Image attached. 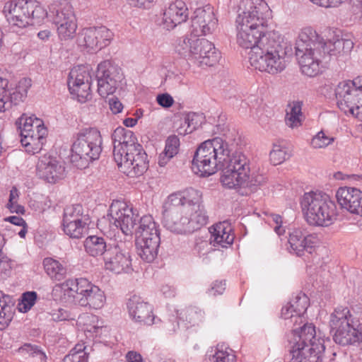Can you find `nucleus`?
<instances>
[{
  "mask_svg": "<svg viewBox=\"0 0 362 362\" xmlns=\"http://www.w3.org/2000/svg\"><path fill=\"white\" fill-rule=\"evenodd\" d=\"M270 160L274 165L284 163L290 157V153L286 147L274 144L269 153Z\"/></svg>",
  "mask_w": 362,
  "mask_h": 362,
  "instance_id": "nucleus-45",
  "label": "nucleus"
},
{
  "mask_svg": "<svg viewBox=\"0 0 362 362\" xmlns=\"http://www.w3.org/2000/svg\"><path fill=\"white\" fill-rule=\"evenodd\" d=\"M14 313L13 304L10 297L0 291V330L8 327Z\"/></svg>",
  "mask_w": 362,
  "mask_h": 362,
  "instance_id": "nucleus-37",
  "label": "nucleus"
},
{
  "mask_svg": "<svg viewBox=\"0 0 362 362\" xmlns=\"http://www.w3.org/2000/svg\"><path fill=\"white\" fill-rule=\"evenodd\" d=\"M188 17V8L185 3L180 0H176L169 4L163 9L160 25L164 29L171 30L186 22Z\"/></svg>",
  "mask_w": 362,
  "mask_h": 362,
  "instance_id": "nucleus-27",
  "label": "nucleus"
},
{
  "mask_svg": "<svg viewBox=\"0 0 362 362\" xmlns=\"http://www.w3.org/2000/svg\"><path fill=\"white\" fill-rule=\"evenodd\" d=\"M18 191L16 187H13L10 191L8 202L18 201Z\"/></svg>",
  "mask_w": 362,
  "mask_h": 362,
  "instance_id": "nucleus-64",
  "label": "nucleus"
},
{
  "mask_svg": "<svg viewBox=\"0 0 362 362\" xmlns=\"http://www.w3.org/2000/svg\"><path fill=\"white\" fill-rule=\"evenodd\" d=\"M18 353L25 359L35 358L39 362H46L45 353L37 345L24 344L18 349Z\"/></svg>",
  "mask_w": 362,
  "mask_h": 362,
  "instance_id": "nucleus-42",
  "label": "nucleus"
},
{
  "mask_svg": "<svg viewBox=\"0 0 362 362\" xmlns=\"http://www.w3.org/2000/svg\"><path fill=\"white\" fill-rule=\"evenodd\" d=\"M89 221H81L76 222H69L67 224L62 225L64 233L71 238L79 239L87 233L89 228Z\"/></svg>",
  "mask_w": 362,
  "mask_h": 362,
  "instance_id": "nucleus-41",
  "label": "nucleus"
},
{
  "mask_svg": "<svg viewBox=\"0 0 362 362\" xmlns=\"http://www.w3.org/2000/svg\"><path fill=\"white\" fill-rule=\"evenodd\" d=\"M13 266L12 261L7 257H0V274L8 275Z\"/></svg>",
  "mask_w": 362,
  "mask_h": 362,
  "instance_id": "nucleus-55",
  "label": "nucleus"
},
{
  "mask_svg": "<svg viewBox=\"0 0 362 362\" xmlns=\"http://www.w3.org/2000/svg\"><path fill=\"white\" fill-rule=\"evenodd\" d=\"M202 193L189 187L169 194L162 206V223L172 233H192L207 223Z\"/></svg>",
  "mask_w": 362,
  "mask_h": 362,
  "instance_id": "nucleus-2",
  "label": "nucleus"
},
{
  "mask_svg": "<svg viewBox=\"0 0 362 362\" xmlns=\"http://www.w3.org/2000/svg\"><path fill=\"white\" fill-rule=\"evenodd\" d=\"M96 78L98 93L106 98L113 94L123 79L121 68L110 60H105L98 65Z\"/></svg>",
  "mask_w": 362,
  "mask_h": 362,
  "instance_id": "nucleus-18",
  "label": "nucleus"
},
{
  "mask_svg": "<svg viewBox=\"0 0 362 362\" xmlns=\"http://www.w3.org/2000/svg\"><path fill=\"white\" fill-rule=\"evenodd\" d=\"M127 308L129 317L135 322L152 325L160 322V320L153 315L152 306L139 296L131 297L127 303Z\"/></svg>",
  "mask_w": 362,
  "mask_h": 362,
  "instance_id": "nucleus-22",
  "label": "nucleus"
},
{
  "mask_svg": "<svg viewBox=\"0 0 362 362\" xmlns=\"http://www.w3.org/2000/svg\"><path fill=\"white\" fill-rule=\"evenodd\" d=\"M221 169V182L228 189L242 187L253 191L264 182L262 175L250 171L249 159L240 152L230 155Z\"/></svg>",
  "mask_w": 362,
  "mask_h": 362,
  "instance_id": "nucleus-7",
  "label": "nucleus"
},
{
  "mask_svg": "<svg viewBox=\"0 0 362 362\" xmlns=\"http://www.w3.org/2000/svg\"><path fill=\"white\" fill-rule=\"evenodd\" d=\"M335 95L341 111L362 119V76L340 82L335 89Z\"/></svg>",
  "mask_w": 362,
  "mask_h": 362,
  "instance_id": "nucleus-13",
  "label": "nucleus"
},
{
  "mask_svg": "<svg viewBox=\"0 0 362 362\" xmlns=\"http://www.w3.org/2000/svg\"><path fill=\"white\" fill-rule=\"evenodd\" d=\"M160 243L159 230L153 218L150 215L140 218L136 230V245L139 255L147 262H152L158 255Z\"/></svg>",
  "mask_w": 362,
  "mask_h": 362,
  "instance_id": "nucleus-12",
  "label": "nucleus"
},
{
  "mask_svg": "<svg viewBox=\"0 0 362 362\" xmlns=\"http://www.w3.org/2000/svg\"><path fill=\"white\" fill-rule=\"evenodd\" d=\"M285 122L290 128H297L302 124V103L293 101L290 103L286 108Z\"/></svg>",
  "mask_w": 362,
  "mask_h": 362,
  "instance_id": "nucleus-38",
  "label": "nucleus"
},
{
  "mask_svg": "<svg viewBox=\"0 0 362 362\" xmlns=\"http://www.w3.org/2000/svg\"><path fill=\"white\" fill-rule=\"evenodd\" d=\"M4 220L16 226H24V225H26L23 218L18 216H11L5 218Z\"/></svg>",
  "mask_w": 362,
  "mask_h": 362,
  "instance_id": "nucleus-60",
  "label": "nucleus"
},
{
  "mask_svg": "<svg viewBox=\"0 0 362 362\" xmlns=\"http://www.w3.org/2000/svg\"><path fill=\"white\" fill-rule=\"evenodd\" d=\"M281 315L282 318L288 321L286 325H290L291 323H293L294 325L301 324L303 322L300 317H297V316H296V313L293 312V308L288 303L283 306Z\"/></svg>",
  "mask_w": 362,
  "mask_h": 362,
  "instance_id": "nucleus-49",
  "label": "nucleus"
},
{
  "mask_svg": "<svg viewBox=\"0 0 362 362\" xmlns=\"http://www.w3.org/2000/svg\"><path fill=\"white\" fill-rule=\"evenodd\" d=\"M42 265L46 274L54 281H61L67 274L66 267L59 260L52 257H45Z\"/></svg>",
  "mask_w": 362,
  "mask_h": 362,
  "instance_id": "nucleus-34",
  "label": "nucleus"
},
{
  "mask_svg": "<svg viewBox=\"0 0 362 362\" xmlns=\"http://www.w3.org/2000/svg\"><path fill=\"white\" fill-rule=\"evenodd\" d=\"M335 138L324 130L318 132L311 139L310 146L313 148H325L332 144Z\"/></svg>",
  "mask_w": 362,
  "mask_h": 362,
  "instance_id": "nucleus-44",
  "label": "nucleus"
},
{
  "mask_svg": "<svg viewBox=\"0 0 362 362\" xmlns=\"http://www.w3.org/2000/svg\"><path fill=\"white\" fill-rule=\"evenodd\" d=\"M296 43V55L301 72L309 77H314L322 71V59L325 51L322 50V42L317 41L316 32L310 27L304 28Z\"/></svg>",
  "mask_w": 362,
  "mask_h": 362,
  "instance_id": "nucleus-8",
  "label": "nucleus"
},
{
  "mask_svg": "<svg viewBox=\"0 0 362 362\" xmlns=\"http://www.w3.org/2000/svg\"><path fill=\"white\" fill-rule=\"evenodd\" d=\"M104 262L105 269L115 274L129 273L132 270L129 252L118 245L108 249Z\"/></svg>",
  "mask_w": 362,
  "mask_h": 362,
  "instance_id": "nucleus-25",
  "label": "nucleus"
},
{
  "mask_svg": "<svg viewBox=\"0 0 362 362\" xmlns=\"http://www.w3.org/2000/svg\"><path fill=\"white\" fill-rule=\"evenodd\" d=\"M91 75L88 66L78 65L71 69L68 78V86L71 95L80 103L91 98Z\"/></svg>",
  "mask_w": 362,
  "mask_h": 362,
  "instance_id": "nucleus-19",
  "label": "nucleus"
},
{
  "mask_svg": "<svg viewBox=\"0 0 362 362\" xmlns=\"http://www.w3.org/2000/svg\"><path fill=\"white\" fill-rule=\"evenodd\" d=\"M226 289L225 281H216L213 282L210 288L208 289V294L211 296L221 295Z\"/></svg>",
  "mask_w": 362,
  "mask_h": 362,
  "instance_id": "nucleus-52",
  "label": "nucleus"
},
{
  "mask_svg": "<svg viewBox=\"0 0 362 362\" xmlns=\"http://www.w3.org/2000/svg\"><path fill=\"white\" fill-rule=\"evenodd\" d=\"M113 156L119 170L129 177L142 175L148 169L147 155L134 133L119 127L112 134Z\"/></svg>",
  "mask_w": 362,
  "mask_h": 362,
  "instance_id": "nucleus-3",
  "label": "nucleus"
},
{
  "mask_svg": "<svg viewBox=\"0 0 362 362\" xmlns=\"http://www.w3.org/2000/svg\"><path fill=\"white\" fill-rule=\"evenodd\" d=\"M7 207L11 213L16 214H24L25 209L23 206L18 204V201H14L11 202H8Z\"/></svg>",
  "mask_w": 362,
  "mask_h": 362,
  "instance_id": "nucleus-58",
  "label": "nucleus"
},
{
  "mask_svg": "<svg viewBox=\"0 0 362 362\" xmlns=\"http://www.w3.org/2000/svg\"><path fill=\"white\" fill-rule=\"evenodd\" d=\"M107 216L110 226L119 229L125 235H132L139 220V214L132 205L122 200H114Z\"/></svg>",
  "mask_w": 362,
  "mask_h": 362,
  "instance_id": "nucleus-17",
  "label": "nucleus"
},
{
  "mask_svg": "<svg viewBox=\"0 0 362 362\" xmlns=\"http://www.w3.org/2000/svg\"><path fill=\"white\" fill-rule=\"evenodd\" d=\"M297 317L303 320V315L309 306V298L305 293H298L289 303Z\"/></svg>",
  "mask_w": 362,
  "mask_h": 362,
  "instance_id": "nucleus-43",
  "label": "nucleus"
},
{
  "mask_svg": "<svg viewBox=\"0 0 362 362\" xmlns=\"http://www.w3.org/2000/svg\"><path fill=\"white\" fill-rule=\"evenodd\" d=\"M217 22L213 8H198L191 18V35L197 37L211 34L217 27Z\"/></svg>",
  "mask_w": 362,
  "mask_h": 362,
  "instance_id": "nucleus-20",
  "label": "nucleus"
},
{
  "mask_svg": "<svg viewBox=\"0 0 362 362\" xmlns=\"http://www.w3.org/2000/svg\"><path fill=\"white\" fill-rule=\"evenodd\" d=\"M232 226L228 221H223L214 225L210 228V243L214 246L227 247L234 240Z\"/></svg>",
  "mask_w": 362,
  "mask_h": 362,
  "instance_id": "nucleus-31",
  "label": "nucleus"
},
{
  "mask_svg": "<svg viewBox=\"0 0 362 362\" xmlns=\"http://www.w3.org/2000/svg\"><path fill=\"white\" fill-rule=\"evenodd\" d=\"M234 351L225 344H218L208 351L204 362H235Z\"/></svg>",
  "mask_w": 362,
  "mask_h": 362,
  "instance_id": "nucleus-33",
  "label": "nucleus"
},
{
  "mask_svg": "<svg viewBox=\"0 0 362 362\" xmlns=\"http://www.w3.org/2000/svg\"><path fill=\"white\" fill-rule=\"evenodd\" d=\"M52 294L65 303H78L95 310L103 308L106 302L104 291L85 278L58 284L54 286Z\"/></svg>",
  "mask_w": 362,
  "mask_h": 362,
  "instance_id": "nucleus-4",
  "label": "nucleus"
},
{
  "mask_svg": "<svg viewBox=\"0 0 362 362\" xmlns=\"http://www.w3.org/2000/svg\"><path fill=\"white\" fill-rule=\"evenodd\" d=\"M289 252L302 256L305 251L312 252V249L318 243L316 235L309 233L304 228H294L289 232Z\"/></svg>",
  "mask_w": 362,
  "mask_h": 362,
  "instance_id": "nucleus-23",
  "label": "nucleus"
},
{
  "mask_svg": "<svg viewBox=\"0 0 362 362\" xmlns=\"http://www.w3.org/2000/svg\"><path fill=\"white\" fill-rule=\"evenodd\" d=\"M230 154L228 144L222 138L208 139L200 144L195 151L192 169L200 177L212 175L226 165Z\"/></svg>",
  "mask_w": 362,
  "mask_h": 362,
  "instance_id": "nucleus-5",
  "label": "nucleus"
},
{
  "mask_svg": "<svg viewBox=\"0 0 362 362\" xmlns=\"http://www.w3.org/2000/svg\"><path fill=\"white\" fill-rule=\"evenodd\" d=\"M335 197L340 208L348 212L362 216V191L352 187H340Z\"/></svg>",
  "mask_w": 362,
  "mask_h": 362,
  "instance_id": "nucleus-26",
  "label": "nucleus"
},
{
  "mask_svg": "<svg viewBox=\"0 0 362 362\" xmlns=\"http://www.w3.org/2000/svg\"><path fill=\"white\" fill-rule=\"evenodd\" d=\"M8 79L0 76V112L6 110V105L8 102L17 105L23 101L31 86V80L23 78L14 88H8Z\"/></svg>",
  "mask_w": 362,
  "mask_h": 362,
  "instance_id": "nucleus-21",
  "label": "nucleus"
},
{
  "mask_svg": "<svg viewBox=\"0 0 362 362\" xmlns=\"http://www.w3.org/2000/svg\"><path fill=\"white\" fill-rule=\"evenodd\" d=\"M4 13L11 27L23 28L30 24L27 10V0L11 1L5 4Z\"/></svg>",
  "mask_w": 362,
  "mask_h": 362,
  "instance_id": "nucleus-29",
  "label": "nucleus"
},
{
  "mask_svg": "<svg viewBox=\"0 0 362 362\" xmlns=\"http://www.w3.org/2000/svg\"><path fill=\"white\" fill-rule=\"evenodd\" d=\"M157 103L162 107L168 108L174 103L173 97L168 93L159 94L156 97Z\"/></svg>",
  "mask_w": 362,
  "mask_h": 362,
  "instance_id": "nucleus-54",
  "label": "nucleus"
},
{
  "mask_svg": "<svg viewBox=\"0 0 362 362\" xmlns=\"http://www.w3.org/2000/svg\"><path fill=\"white\" fill-rule=\"evenodd\" d=\"M89 216L83 212V208L81 204L67 206L64 210L62 225L69 222L89 221Z\"/></svg>",
  "mask_w": 362,
  "mask_h": 362,
  "instance_id": "nucleus-40",
  "label": "nucleus"
},
{
  "mask_svg": "<svg viewBox=\"0 0 362 362\" xmlns=\"http://www.w3.org/2000/svg\"><path fill=\"white\" fill-rule=\"evenodd\" d=\"M83 246L86 252L94 257L101 256L108 250L105 240L98 235L87 237L83 242Z\"/></svg>",
  "mask_w": 362,
  "mask_h": 362,
  "instance_id": "nucleus-36",
  "label": "nucleus"
},
{
  "mask_svg": "<svg viewBox=\"0 0 362 362\" xmlns=\"http://www.w3.org/2000/svg\"><path fill=\"white\" fill-rule=\"evenodd\" d=\"M172 158L173 157H169L168 155H167L165 152L163 151L159 156L158 165L162 167L165 166Z\"/></svg>",
  "mask_w": 362,
  "mask_h": 362,
  "instance_id": "nucleus-63",
  "label": "nucleus"
},
{
  "mask_svg": "<svg viewBox=\"0 0 362 362\" xmlns=\"http://www.w3.org/2000/svg\"><path fill=\"white\" fill-rule=\"evenodd\" d=\"M175 49L180 56L193 61L200 67L213 66L219 62L221 57L220 52L212 42L192 36L179 38Z\"/></svg>",
  "mask_w": 362,
  "mask_h": 362,
  "instance_id": "nucleus-10",
  "label": "nucleus"
},
{
  "mask_svg": "<svg viewBox=\"0 0 362 362\" xmlns=\"http://www.w3.org/2000/svg\"><path fill=\"white\" fill-rule=\"evenodd\" d=\"M20 130L21 142L25 151L32 154L39 153L46 142L47 131L42 119L35 115H23L16 122Z\"/></svg>",
  "mask_w": 362,
  "mask_h": 362,
  "instance_id": "nucleus-14",
  "label": "nucleus"
},
{
  "mask_svg": "<svg viewBox=\"0 0 362 362\" xmlns=\"http://www.w3.org/2000/svg\"><path fill=\"white\" fill-rule=\"evenodd\" d=\"M188 126L184 124V119L180 121V126L177 128V132L180 135L185 136L188 134H191V132H188Z\"/></svg>",
  "mask_w": 362,
  "mask_h": 362,
  "instance_id": "nucleus-62",
  "label": "nucleus"
},
{
  "mask_svg": "<svg viewBox=\"0 0 362 362\" xmlns=\"http://www.w3.org/2000/svg\"><path fill=\"white\" fill-rule=\"evenodd\" d=\"M51 318L54 321L66 320L69 317V315L66 310L62 308L52 310L50 313Z\"/></svg>",
  "mask_w": 362,
  "mask_h": 362,
  "instance_id": "nucleus-56",
  "label": "nucleus"
},
{
  "mask_svg": "<svg viewBox=\"0 0 362 362\" xmlns=\"http://www.w3.org/2000/svg\"><path fill=\"white\" fill-rule=\"evenodd\" d=\"M27 10L30 24L42 23L48 15L46 9L36 0H27Z\"/></svg>",
  "mask_w": 362,
  "mask_h": 362,
  "instance_id": "nucleus-39",
  "label": "nucleus"
},
{
  "mask_svg": "<svg viewBox=\"0 0 362 362\" xmlns=\"http://www.w3.org/2000/svg\"><path fill=\"white\" fill-rule=\"evenodd\" d=\"M291 362H322L324 339L317 336L315 326L307 323L292 331L289 339Z\"/></svg>",
  "mask_w": 362,
  "mask_h": 362,
  "instance_id": "nucleus-6",
  "label": "nucleus"
},
{
  "mask_svg": "<svg viewBox=\"0 0 362 362\" xmlns=\"http://www.w3.org/2000/svg\"><path fill=\"white\" fill-rule=\"evenodd\" d=\"M127 362H142L141 354L135 351H129L126 355Z\"/></svg>",
  "mask_w": 362,
  "mask_h": 362,
  "instance_id": "nucleus-61",
  "label": "nucleus"
},
{
  "mask_svg": "<svg viewBox=\"0 0 362 362\" xmlns=\"http://www.w3.org/2000/svg\"><path fill=\"white\" fill-rule=\"evenodd\" d=\"M102 136L95 128L80 132L73 143L71 162L78 168H86L90 162L98 159L102 151Z\"/></svg>",
  "mask_w": 362,
  "mask_h": 362,
  "instance_id": "nucleus-11",
  "label": "nucleus"
},
{
  "mask_svg": "<svg viewBox=\"0 0 362 362\" xmlns=\"http://www.w3.org/2000/svg\"><path fill=\"white\" fill-rule=\"evenodd\" d=\"M329 325L337 344L346 346L361 340V332L356 328V325L347 308H336L330 316Z\"/></svg>",
  "mask_w": 362,
  "mask_h": 362,
  "instance_id": "nucleus-15",
  "label": "nucleus"
},
{
  "mask_svg": "<svg viewBox=\"0 0 362 362\" xmlns=\"http://www.w3.org/2000/svg\"><path fill=\"white\" fill-rule=\"evenodd\" d=\"M301 207L306 221L311 226L328 227L338 216L335 202L325 193L310 192L305 193Z\"/></svg>",
  "mask_w": 362,
  "mask_h": 362,
  "instance_id": "nucleus-9",
  "label": "nucleus"
},
{
  "mask_svg": "<svg viewBox=\"0 0 362 362\" xmlns=\"http://www.w3.org/2000/svg\"><path fill=\"white\" fill-rule=\"evenodd\" d=\"M160 291L165 298L173 297L175 293V288L168 284L162 285Z\"/></svg>",
  "mask_w": 362,
  "mask_h": 362,
  "instance_id": "nucleus-59",
  "label": "nucleus"
},
{
  "mask_svg": "<svg viewBox=\"0 0 362 362\" xmlns=\"http://www.w3.org/2000/svg\"><path fill=\"white\" fill-rule=\"evenodd\" d=\"M180 146V139L177 136H170L165 141L164 151L169 157H173L178 153Z\"/></svg>",
  "mask_w": 362,
  "mask_h": 362,
  "instance_id": "nucleus-50",
  "label": "nucleus"
},
{
  "mask_svg": "<svg viewBox=\"0 0 362 362\" xmlns=\"http://www.w3.org/2000/svg\"><path fill=\"white\" fill-rule=\"evenodd\" d=\"M37 293L35 291H27L22 294L21 301L18 304V309L21 313H27L35 304Z\"/></svg>",
  "mask_w": 362,
  "mask_h": 362,
  "instance_id": "nucleus-46",
  "label": "nucleus"
},
{
  "mask_svg": "<svg viewBox=\"0 0 362 362\" xmlns=\"http://www.w3.org/2000/svg\"><path fill=\"white\" fill-rule=\"evenodd\" d=\"M112 37V31L103 25L85 28L81 33L83 45L93 51L107 47Z\"/></svg>",
  "mask_w": 362,
  "mask_h": 362,
  "instance_id": "nucleus-24",
  "label": "nucleus"
},
{
  "mask_svg": "<svg viewBox=\"0 0 362 362\" xmlns=\"http://www.w3.org/2000/svg\"><path fill=\"white\" fill-rule=\"evenodd\" d=\"M272 10L264 0H243L235 20L236 42L250 49V65L259 71L276 74L287 65L289 47L279 31L268 30Z\"/></svg>",
  "mask_w": 362,
  "mask_h": 362,
  "instance_id": "nucleus-1",
  "label": "nucleus"
},
{
  "mask_svg": "<svg viewBox=\"0 0 362 362\" xmlns=\"http://www.w3.org/2000/svg\"><path fill=\"white\" fill-rule=\"evenodd\" d=\"M37 175L49 183H55L64 177L65 168L55 157L44 155L37 164Z\"/></svg>",
  "mask_w": 362,
  "mask_h": 362,
  "instance_id": "nucleus-28",
  "label": "nucleus"
},
{
  "mask_svg": "<svg viewBox=\"0 0 362 362\" xmlns=\"http://www.w3.org/2000/svg\"><path fill=\"white\" fill-rule=\"evenodd\" d=\"M49 13L59 39L67 40L74 38L78 25L72 6L65 0L56 2L49 6Z\"/></svg>",
  "mask_w": 362,
  "mask_h": 362,
  "instance_id": "nucleus-16",
  "label": "nucleus"
},
{
  "mask_svg": "<svg viewBox=\"0 0 362 362\" xmlns=\"http://www.w3.org/2000/svg\"><path fill=\"white\" fill-rule=\"evenodd\" d=\"M78 323L81 326L87 337H107L110 334V328L97 315L83 314L78 317Z\"/></svg>",
  "mask_w": 362,
  "mask_h": 362,
  "instance_id": "nucleus-30",
  "label": "nucleus"
},
{
  "mask_svg": "<svg viewBox=\"0 0 362 362\" xmlns=\"http://www.w3.org/2000/svg\"><path fill=\"white\" fill-rule=\"evenodd\" d=\"M267 221L273 227L275 233L281 236L285 233V228L282 226V218L279 215L272 214L268 216Z\"/></svg>",
  "mask_w": 362,
  "mask_h": 362,
  "instance_id": "nucleus-51",
  "label": "nucleus"
},
{
  "mask_svg": "<svg viewBox=\"0 0 362 362\" xmlns=\"http://www.w3.org/2000/svg\"><path fill=\"white\" fill-rule=\"evenodd\" d=\"M313 4L323 8H335L341 5L346 0H310Z\"/></svg>",
  "mask_w": 362,
  "mask_h": 362,
  "instance_id": "nucleus-53",
  "label": "nucleus"
},
{
  "mask_svg": "<svg viewBox=\"0 0 362 362\" xmlns=\"http://www.w3.org/2000/svg\"><path fill=\"white\" fill-rule=\"evenodd\" d=\"M109 105L111 111L114 114L119 113L123 110L122 103L117 98H112L109 100Z\"/></svg>",
  "mask_w": 362,
  "mask_h": 362,
  "instance_id": "nucleus-57",
  "label": "nucleus"
},
{
  "mask_svg": "<svg viewBox=\"0 0 362 362\" xmlns=\"http://www.w3.org/2000/svg\"><path fill=\"white\" fill-rule=\"evenodd\" d=\"M62 362H88V354L81 349L76 346L66 355Z\"/></svg>",
  "mask_w": 362,
  "mask_h": 362,
  "instance_id": "nucleus-47",
  "label": "nucleus"
},
{
  "mask_svg": "<svg viewBox=\"0 0 362 362\" xmlns=\"http://www.w3.org/2000/svg\"><path fill=\"white\" fill-rule=\"evenodd\" d=\"M204 121L202 115L189 112L184 118V124L188 126L189 131L193 132L202 125Z\"/></svg>",
  "mask_w": 362,
  "mask_h": 362,
  "instance_id": "nucleus-48",
  "label": "nucleus"
},
{
  "mask_svg": "<svg viewBox=\"0 0 362 362\" xmlns=\"http://www.w3.org/2000/svg\"><path fill=\"white\" fill-rule=\"evenodd\" d=\"M180 322H182L187 328L199 325L204 319V312L197 307H189L177 313Z\"/></svg>",
  "mask_w": 362,
  "mask_h": 362,
  "instance_id": "nucleus-35",
  "label": "nucleus"
},
{
  "mask_svg": "<svg viewBox=\"0 0 362 362\" xmlns=\"http://www.w3.org/2000/svg\"><path fill=\"white\" fill-rule=\"evenodd\" d=\"M316 40L322 42V50L325 51V54L337 57L349 54L354 47L351 40L344 38L338 35H335L327 42Z\"/></svg>",
  "mask_w": 362,
  "mask_h": 362,
  "instance_id": "nucleus-32",
  "label": "nucleus"
}]
</instances>
